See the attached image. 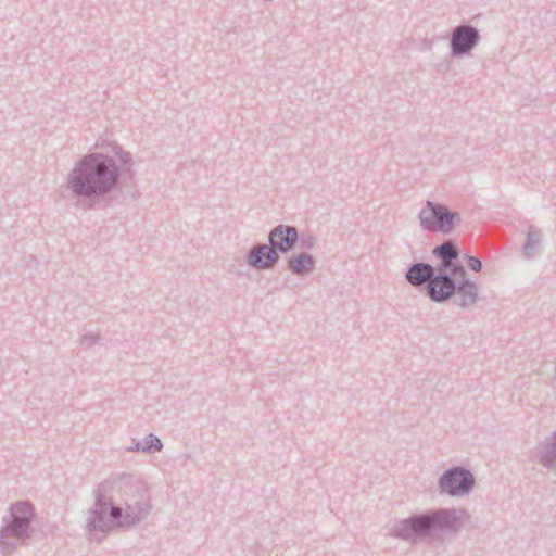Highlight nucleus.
<instances>
[{
	"label": "nucleus",
	"mask_w": 556,
	"mask_h": 556,
	"mask_svg": "<svg viewBox=\"0 0 556 556\" xmlns=\"http://www.w3.org/2000/svg\"><path fill=\"white\" fill-rule=\"evenodd\" d=\"M116 169L111 159L103 155L86 156L75 168L72 187L78 194L101 193L112 188Z\"/></svg>",
	"instance_id": "1"
},
{
	"label": "nucleus",
	"mask_w": 556,
	"mask_h": 556,
	"mask_svg": "<svg viewBox=\"0 0 556 556\" xmlns=\"http://www.w3.org/2000/svg\"><path fill=\"white\" fill-rule=\"evenodd\" d=\"M459 219L458 215L448 212L445 206L428 202L420 212L421 225L429 230L450 232L454 224Z\"/></svg>",
	"instance_id": "2"
},
{
	"label": "nucleus",
	"mask_w": 556,
	"mask_h": 556,
	"mask_svg": "<svg viewBox=\"0 0 556 556\" xmlns=\"http://www.w3.org/2000/svg\"><path fill=\"white\" fill-rule=\"evenodd\" d=\"M472 484V476L468 471L462 469H454L450 471L441 480V488L452 495L467 492Z\"/></svg>",
	"instance_id": "3"
},
{
	"label": "nucleus",
	"mask_w": 556,
	"mask_h": 556,
	"mask_svg": "<svg viewBox=\"0 0 556 556\" xmlns=\"http://www.w3.org/2000/svg\"><path fill=\"white\" fill-rule=\"evenodd\" d=\"M298 239V232L291 227H277L270 235V243L281 251L290 250Z\"/></svg>",
	"instance_id": "4"
},
{
	"label": "nucleus",
	"mask_w": 556,
	"mask_h": 556,
	"mask_svg": "<svg viewBox=\"0 0 556 556\" xmlns=\"http://www.w3.org/2000/svg\"><path fill=\"white\" fill-rule=\"evenodd\" d=\"M429 289L434 301H444L453 294L455 286L447 277H437L430 281Z\"/></svg>",
	"instance_id": "5"
},
{
	"label": "nucleus",
	"mask_w": 556,
	"mask_h": 556,
	"mask_svg": "<svg viewBox=\"0 0 556 556\" xmlns=\"http://www.w3.org/2000/svg\"><path fill=\"white\" fill-rule=\"evenodd\" d=\"M477 38L476 31L470 27H459L453 35V49L458 52L467 51Z\"/></svg>",
	"instance_id": "6"
},
{
	"label": "nucleus",
	"mask_w": 556,
	"mask_h": 556,
	"mask_svg": "<svg viewBox=\"0 0 556 556\" xmlns=\"http://www.w3.org/2000/svg\"><path fill=\"white\" fill-rule=\"evenodd\" d=\"M278 256L276 251L270 247H261L250 256V264L258 269L271 266Z\"/></svg>",
	"instance_id": "7"
},
{
	"label": "nucleus",
	"mask_w": 556,
	"mask_h": 556,
	"mask_svg": "<svg viewBox=\"0 0 556 556\" xmlns=\"http://www.w3.org/2000/svg\"><path fill=\"white\" fill-rule=\"evenodd\" d=\"M435 523L434 518H430L428 516H422L416 519H413L408 522V528L404 530L403 536L410 539L415 535H420L426 533L430 528Z\"/></svg>",
	"instance_id": "8"
},
{
	"label": "nucleus",
	"mask_w": 556,
	"mask_h": 556,
	"mask_svg": "<svg viewBox=\"0 0 556 556\" xmlns=\"http://www.w3.org/2000/svg\"><path fill=\"white\" fill-rule=\"evenodd\" d=\"M432 275V267L429 265L417 264L413 266L408 274L407 279L414 285H420L425 282Z\"/></svg>",
	"instance_id": "9"
},
{
	"label": "nucleus",
	"mask_w": 556,
	"mask_h": 556,
	"mask_svg": "<svg viewBox=\"0 0 556 556\" xmlns=\"http://www.w3.org/2000/svg\"><path fill=\"white\" fill-rule=\"evenodd\" d=\"M457 290L458 293L463 296V305L472 303L476 300L477 287L473 282L464 280L462 283H459Z\"/></svg>",
	"instance_id": "10"
},
{
	"label": "nucleus",
	"mask_w": 556,
	"mask_h": 556,
	"mask_svg": "<svg viewBox=\"0 0 556 556\" xmlns=\"http://www.w3.org/2000/svg\"><path fill=\"white\" fill-rule=\"evenodd\" d=\"M290 266L294 273L305 274L313 268V261L309 256L301 255L292 258Z\"/></svg>",
	"instance_id": "11"
},
{
	"label": "nucleus",
	"mask_w": 556,
	"mask_h": 556,
	"mask_svg": "<svg viewBox=\"0 0 556 556\" xmlns=\"http://www.w3.org/2000/svg\"><path fill=\"white\" fill-rule=\"evenodd\" d=\"M23 516H15L13 522V530L17 532L20 529L23 530L27 526V517L25 514L30 513V507L27 504H22Z\"/></svg>",
	"instance_id": "12"
},
{
	"label": "nucleus",
	"mask_w": 556,
	"mask_h": 556,
	"mask_svg": "<svg viewBox=\"0 0 556 556\" xmlns=\"http://www.w3.org/2000/svg\"><path fill=\"white\" fill-rule=\"evenodd\" d=\"M439 254L446 260L445 265L450 264V261L457 256V252L451 243H444L439 248Z\"/></svg>",
	"instance_id": "13"
},
{
	"label": "nucleus",
	"mask_w": 556,
	"mask_h": 556,
	"mask_svg": "<svg viewBox=\"0 0 556 556\" xmlns=\"http://www.w3.org/2000/svg\"><path fill=\"white\" fill-rule=\"evenodd\" d=\"M468 265L475 271H480L482 268L481 262L476 257H470L468 261Z\"/></svg>",
	"instance_id": "14"
},
{
	"label": "nucleus",
	"mask_w": 556,
	"mask_h": 556,
	"mask_svg": "<svg viewBox=\"0 0 556 556\" xmlns=\"http://www.w3.org/2000/svg\"><path fill=\"white\" fill-rule=\"evenodd\" d=\"M150 443H151V445L149 446L150 448H154L156 451H160L161 447H162L160 439L154 438L152 435H150Z\"/></svg>",
	"instance_id": "15"
},
{
	"label": "nucleus",
	"mask_w": 556,
	"mask_h": 556,
	"mask_svg": "<svg viewBox=\"0 0 556 556\" xmlns=\"http://www.w3.org/2000/svg\"><path fill=\"white\" fill-rule=\"evenodd\" d=\"M454 273L459 274L462 277L466 275V271L463 267H455Z\"/></svg>",
	"instance_id": "16"
},
{
	"label": "nucleus",
	"mask_w": 556,
	"mask_h": 556,
	"mask_svg": "<svg viewBox=\"0 0 556 556\" xmlns=\"http://www.w3.org/2000/svg\"><path fill=\"white\" fill-rule=\"evenodd\" d=\"M118 511L119 510L117 508H111V516L113 517V519H116Z\"/></svg>",
	"instance_id": "17"
}]
</instances>
